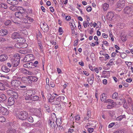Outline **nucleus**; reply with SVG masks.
I'll use <instances>...</instances> for the list:
<instances>
[{
    "label": "nucleus",
    "mask_w": 133,
    "mask_h": 133,
    "mask_svg": "<svg viewBox=\"0 0 133 133\" xmlns=\"http://www.w3.org/2000/svg\"><path fill=\"white\" fill-rule=\"evenodd\" d=\"M1 41L2 42H8V39L7 38H1Z\"/></svg>",
    "instance_id": "864d4df0"
},
{
    "label": "nucleus",
    "mask_w": 133,
    "mask_h": 133,
    "mask_svg": "<svg viewBox=\"0 0 133 133\" xmlns=\"http://www.w3.org/2000/svg\"><path fill=\"white\" fill-rule=\"evenodd\" d=\"M19 34L17 32H14L12 34L11 38L14 39H17L19 36Z\"/></svg>",
    "instance_id": "412c9836"
},
{
    "label": "nucleus",
    "mask_w": 133,
    "mask_h": 133,
    "mask_svg": "<svg viewBox=\"0 0 133 133\" xmlns=\"http://www.w3.org/2000/svg\"><path fill=\"white\" fill-rule=\"evenodd\" d=\"M2 70L3 72L7 73L10 71V69L8 68L7 66H3L2 67Z\"/></svg>",
    "instance_id": "a878e982"
},
{
    "label": "nucleus",
    "mask_w": 133,
    "mask_h": 133,
    "mask_svg": "<svg viewBox=\"0 0 133 133\" xmlns=\"http://www.w3.org/2000/svg\"><path fill=\"white\" fill-rule=\"evenodd\" d=\"M118 96V94L117 92L114 93L112 95V98L113 99H116Z\"/></svg>",
    "instance_id": "58836bf2"
},
{
    "label": "nucleus",
    "mask_w": 133,
    "mask_h": 133,
    "mask_svg": "<svg viewBox=\"0 0 133 133\" xmlns=\"http://www.w3.org/2000/svg\"><path fill=\"white\" fill-rule=\"evenodd\" d=\"M30 50L27 48L20 51V53L24 54H26L28 53H30Z\"/></svg>",
    "instance_id": "4be33fe9"
},
{
    "label": "nucleus",
    "mask_w": 133,
    "mask_h": 133,
    "mask_svg": "<svg viewBox=\"0 0 133 133\" xmlns=\"http://www.w3.org/2000/svg\"><path fill=\"white\" fill-rule=\"evenodd\" d=\"M49 85L52 88H54L55 86L54 84L52 82H50Z\"/></svg>",
    "instance_id": "052dcab7"
},
{
    "label": "nucleus",
    "mask_w": 133,
    "mask_h": 133,
    "mask_svg": "<svg viewBox=\"0 0 133 133\" xmlns=\"http://www.w3.org/2000/svg\"><path fill=\"white\" fill-rule=\"evenodd\" d=\"M48 123H49L50 127L52 128H53L55 127V124L54 123V121L53 119H49L48 121Z\"/></svg>",
    "instance_id": "5701e85b"
},
{
    "label": "nucleus",
    "mask_w": 133,
    "mask_h": 133,
    "mask_svg": "<svg viewBox=\"0 0 133 133\" xmlns=\"http://www.w3.org/2000/svg\"><path fill=\"white\" fill-rule=\"evenodd\" d=\"M22 22H23L24 23H27L28 22V20L27 19L23 17L22 18Z\"/></svg>",
    "instance_id": "4d7b16f0"
},
{
    "label": "nucleus",
    "mask_w": 133,
    "mask_h": 133,
    "mask_svg": "<svg viewBox=\"0 0 133 133\" xmlns=\"http://www.w3.org/2000/svg\"><path fill=\"white\" fill-rule=\"evenodd\" d=\"M108 97L105 93H103L100 96V99L102 102H104L105 103L109 102L111 99H107Z\"/></svg>",
    "instance_id": "0eeeda50"
},
{
    "label": "nucleus",
    "mask_w": 133,
    "mask_h": 133,
    "mask_svg": "<svg viewBox=\"0 0 133 133\" xmlns=\"http://www.w3.org/2000/svg\"><path fill=\"white\" fill-rule=\"evenodd\" d=\"M24 44H21V43H17L15 45V47L17 48H24L23 47V46L24 45Z\"/></svg>",
    "instance_id": "b1692460"
},
{
    "label": "nucleus",
    "mask_w": 133,
    "mask_h": 133,
    "mask_svg": "<svg viewBox=\"0 0 133 133\" xmlns=\"http://www.w3.org/2000/svg\"><path fill=\"white\" fill-rule=\"evenodd\" d=\"M7 3L12 5H17L18 4V1L17 0H7Z\"/></svg>",
    "instance_id": "2eb2a0df"
},
{
    "label": "nucleus",
    "mask_w": 133,
    "mask_h": 133,
    "mask_svg": "<svg viewBox=\"0 0 133 133\" xmlns=\"http://www.w3.org/2000/svg\"><path fill=\"white\" fill-rule=\"evenodd\" d=\"M59 32H60V35H61L62 34L63 32V30H62L61 27H59Z\"/></svg>",
    "instance_id": "6e6d98bb"
},
{
    "label": "nucleus",
    "mask_w": 133,
    "mask_h": 133,
    "mask_svg": "<svg viewBox=\"0 0 133 133\" xmlns=\"http://www.w3.org/2000/svg\"><path fill=\"white\" fill-rule=\"evenodd\" d=\"M25 17L30 22H33L34 21V19L32 18L28 17V16H26Z\"/></svg>",
    "instance_id": "a18cd8bd"
},
{
    "label": "nucleus",
    "mask_w": 133,
    "mask_h": 133,
    "mask_svg": "<svg viewBox=\"0 0 133 133\" xmlns=\"http://www.w3.org/2000/svg\"><path fill=\"white\" fill-rule=\"evenodd\" d=\"M11 22L9 20H7L4 23V24L6 26L10 25Z\"/></svg>",
    "instance_id": "c9c22d12"
},
{
    "label": "nucleus",
    "mask_w": 133,
    "mask_h": 133,
    "mask_svg": "<svg viewBox=\"0 0 133 133\" xmlns=\"http://www.w3.org/2000/svg\"><path fill=\"white\" fill-rule=\"evenodd\" d=\"M14 91H15L12 89H9L6 91V93L8 95L12 96Z\"/></svg>",
    "instance_id": "473e14b6"
},
{
    "label": "nucleus",
    "mask_w": 133,
    "mask_h": 133,
    "mask_svg": "<svg viewBox=\"0 0 133 133\" xmlns=\"http://www.w3.org/2000/svg\"><path fill=\"white\" fill-rule=\"evenodd\" d=\"M35 91L31 90H28L24 92L23 93V96L26 97L25 99L26 100H30L31 97L34 95Z\"/></svg>",
    "instance_id": "f03ea898"
},
{
    "label": "nucleus",
    "mask_w": 133,
    "mask_h": 133,
    "mask_svg": "<svg viewBox=\"0 0 133 133\" xmlns=\"http://www.w3.org/2000/svg\"><path fill=\"white\" fill-rule=\"evenodd\" d=\"M50 85L49 84H46L45 86V88L48 90H49V89Z\"/></svg>",
    "instance_id": "0e129e2a"
},
{
    "label": "nucleus",
    "mask_w": 133,
    "mask_h": 133,
    "mask_svg": "<svg viewBox=\"0 0 133 133\" xmlns=\"http://www.w3.org/2000/svg\"><path fill=\"white\" fill-rule=\"evenodd\" d=\"M115 0H107V1L108 3L110 4H113L114 2V1Z\"/></svg>",
    "instance_id": "680f3d73"
},
{
    "label": "nucleus",
    "mask_w": 133,
    "mask_h": 133,
    "mask_svg": "<svg viewBox=\"0 0 133 133\" xmlns=\"http://www.w3.org/2000/svg\"><path fill=\"white\" fill-rule=\"evenodd\" d=\"M125 118V115H121L117 118H116V121H120L123 118Z\"/></svg>",
    "instance_id": "2f4dec72"
},
{
    "label": "nucleus",
    "mask_w": 133,
    "mask_h": 133,
    "mask_svg": "<svg viewBox=\"0 0 133 133\" xmlns=\"http://www.w3.org/2000/svg\"><path fill=\"white\" fill-rule=\"evenodd\" d=\"M44 107L45 108L46 111L48 112H50V110L49 106L47 104H44Z\"/></svg>",
    "instance_id": "e433bc0d"
},
{
    "label": "nucleus",
    "mask_w": 133,
    "mask_h": 133,
    "mask_svg": "<svg viewBox=\"0 0 133 133\" xmlns=\"http://www.w3.org/2000/svg\"><path fill=\"white\" fill-rule=\"evenodd\" d=\"M8 58V56L5 54L2 55L0 56V61L2 62L6 60Z\"/></svg>",
    "instance_id": "a211bd4d"
},
{
    "label": "nucleus",
    "mask_w": 133,
    "mask_h": 133,
    "mask_svg": "<svg viewBox=\"0 0 133 133\" xmlns=\"http://www.w3.org/2000/svg\"><path fill=\"white\" fill-rule=\"evenodd\" d=\"M88 131L89 133H91L93 131L94 129L92 128H88Z\"/></svg>",
    "instance_id": "13d9d810"
},
{
    "label": "nucleus",
    "mask_w": 133,
    "mask_h": 133,
    "mask_svg": "<svg viewBox=\"0 0 133 133\" xmlns=\"http://www.w3.org/2000/svg\"><path fill=\"white\" fill-rule=\"evenodd\" d=\"M125 4L124 0H119L117 3L116 10L118 11H120L123 8Z\"/></svg>",
    "instance_id": "20e7f679"
},
{
    "label": "nucleus",
    "mask_w": 133,
    "mask_h": 133,
    "mask_svg": "<svg viewBox=\"0 0 133 133\" xmlns=\"http://www.w3.org/2000/svg\"><path fill=\"white\" fill-rule=\"evenodd\" d=\"M104 11H106L108 9L109 5L107 3H105L102 5Z\"/></svg>",
    "instance_id": "cd10ccee"
},
{
    "label": "nucleus",
    "mask_w": 133,
    "mask_h": 133,
    "mask_svg": "<svg viewBox=\"0 0 133 133\" xmlns=\"http://www.w3.org/2000/svg\"><path fill=\"white\" fill-rule=\"evenodd\" d=\"M56 98L55 96H54V95L52 96H51L49 99V102H51L52 101L54 98Z\"/></svg>",
    "instance_id": "5fc2aeb1"
},
{
    "label": "nucleus",
    "mask_w": 133,
    "mask_h": 133,
    "mask_svg": "<svg viewBox=\"0 0 133 133\" xmlns=\"http://www.w3.org/2000/svg\"><path fill=\"white\" fill-rule=\"evenodd\" d=\"M102 42L103 43V44L106 46H108L109 44L108 43V42L106 41H103Z\"/></svg>",
    "instance_id": "774afa93"
},
{
    "label": "nucleus",
    "mask_w": 133,
    "mask_h": 133,
    "mask_svg": "<svg viewBox=\"0 0 133 133\" xmlns=\"http://www.w3.org/2000/svg\"><path fill=\"white\" fill-rule=\"evenodd\" d=\"M88 81L90 84H93L94 80V75L93 74L91 75V76L89 77V78L88 79Z\"/></svg>",
    "instance_id": "aec40b11"
},
{
    "label": "nucleus",
    "mask_w": 133,
    "mask_h": 133,
    "mask_svg": "<svg viewBox=\"0 0 133 133\" xmlns=\"http://www.w3.org/2000/svg\"><path fill=\"white\" fill-rule=\"evenodd\" d=\"M9 33V31L6 29H2L0 30V36H3L7 35Z\"/></svg>",
    "instance_id": "4468645a"
},
{
    "label": "nucleus",
    "mask_w": 133,
    "mask_h": 133,
    "mask_svg": "<svg viewBox=\"0 0 133 133\" xmlns=\"http://www.w3.org/2000/svg\"><path fill=\"white\" fill-rule=\"evenodd\" d=\"M78 41V39H77V40L76 41H75L74 42V46H76L77 44V43Z\"/></svg>",
    "instance_id": "69168bd1"
},
{
    "label": "nucleus",
    "mask_w": 133,
    "mask_h": 133,
    "mask_svg": "<svg viewBox=\"0 0 133 133\" xmlns=\"http://www.w3.org/2000/svg\"><path fill=\"white\" fill-rule=\"evenodd\" d=\"M121 39L123 41H125L127 40V38L126 37V36L125 35H123L121 36Z\"/></svg>",
    "instance_id": "8fccbe9b"
},
{
    "label": "nucleus",
    "mask_w": 133,
    "mask_h": 133,
    "mask_svg": "<svg viewBox=\"0 0 133 133\" xmlns=\"http://www.w3.org/2000/svg\"><path fill=\"white\" fill-rule=\"evenodd\" d=\"M20 60V58L19 56L16 57L15 56L11 58L10 61L11 63H12V66L13 67H16L17 66L19 63Z\"/></svg>",
    "instance_id": "7ed1b4c3"
},
{
    "label": "nucleus",
    "mask_w": 133,
    "mask_h": 133,
    "mask_svg": "<svg viewBox=\"0 0 133 133\" xmlns=\"http://www.w3.org/2000/svg\"><path fill=\"white\" fill-rule=\"evenodd\" d=\"M15 103V99L12 97L9 98L8 101V104L9 105H12L14 104Z\"/></svg>",
    "instance_id": "ddd939ff"
},
{
    "label": "nucleus",
    "mask_w": 133,
    "mask_h": 133,
    "mask_svg": "<svg viewBox=\"0 0 133 133\" xmlns=\"http://www.w3.org/2000/svg\"><path fill=\"white\" fill-rule=\"evenodd\" d=\"M35 59L34 56L32 54L27 55L24 58V61L25 62H29Z\"/></svg>",
    "instance_id": "423d86ee"
},
{
    "label": "nucleus",
    "mask_w": 133,
    "mask_h": 133,
    "mask_svg": "<svg viewBox=\"0 0 133 133\" xmlns=\"http://www.w3.org/2000/svg\"><path fill=\"white\" fill-rule=\"evenodd\" d=\"M28 81L30 83L36 82L38 80V78L35 76H29L28 77Z\"/></svg>",
    "instance_id": "1a4fd4ad"
},
{
    "label": "nucleus",
    "mask_w": 133,
    "mask_h": 133,
    "mask_svg": "<svg viewBox=\"0 0 133 133\" xmlns=\"http://www.w3.org/2000/svg\"><path fill=\"white\" fill-rule=\"evenodd\" d=\"M18 88L20 89H26V85H23L21 83V82L19 84V86Z\"/></svg>",
    "instance_id": "4c0bfd02"
},
{
    "label": "nucleus",
    "mask_w": 133,
    "mask_h": 133,
    "mask_svg": "<svg viewBox=\"0 0 133 133\" xmlns=\"http://www.w3.org/2000/svg\"><path fill=\"white\" fill-rule=\"evenodd\" d=\"M109 103V104L107 106V107L108 109H110L114 106L115 104V103L111 99Z\"/></svg>",
    "instance_id": "f3484780"
},
{
    "label": "nucleus",
    "mask_w": 133,
    "mask_h": 133,
    "mask_svg": "<svg viewBox=\"0 0 133 133\" xmlns=\"http://www.w3.org/2000/svg\"><path fill=\"white\" fill-rule=\"evenodd\" d=\"M115 60V59L114 58H112L110 60L109 62L107 64V65L111 66L112 65L113 63V61Z\"/></svg>",
    "instance_id": "72a5a7b5"
},
{
    "label": "nucleus",
    "mask_w": 133,
    "mask_h": 133,
    "mask_svg": "<svg viewBox=\"0 0 133 133\" xmlns=\"http://www.w3.org/2000/svg\"><path fill=\"white\" fill-rule=\"evenodd\" d=\"M16 6L15 5L11 6L10 7V9L12 11H15L16 9Z\"/></svg>",
    "instance_id": "49530a36"
},
{
    "label": "nucleus",
    "mask_w": 133,
    "mask_h": 133,
    "mask_svg": "<svg viewBox=\"0 0 133 133\" xmlns=\"http://www.w3.org/2000/svg\"><path fill=\"white\" fill-rule=\"evenodd\" d=\"M18 42V43H21V44H24L23 43L25 42V40L23 38L18 37L16 39Z\"/></svg>",
    "instance_id": "c85d7f7f"
},
{
    "label": "nucleus",
    "mask_w": 133,
    "mask_h": 133,
    "mask_svg": "<svg viewBox=\"0 0 133 133\" xmlns=\"http://www.w3.org/2000/svg\"><path fill=\"white\" fill-rule=\"evenodd\" d=\"M39 99V97L37 96L36 95L30 97V100L33 101H38Z\"/></svg>",
    "instance_id": "c756f323"
},
{
    "label": "nucleus",
    "mask_w": 133,
    "mask_h": 133,
    "mask_svg": "<svg viewBox=\"0 0 133 133\" xmlns=\"http://www.w3.org/2000/svg\"><path fill=\"white\" fill-rule=\"evenodd\" d=\"M10 133H17L16 130L14 129H11L9 131Z\"/></svg>",
    "instance_id": "603ef678"
},
{
    "label": "nucleus",
    "mask_w": 133,
    "mask_h": 133,
    "mask_svg": "<svg viewBox=\"0 0 133 133\" xmlns=\"http://www.w3.org/2000/svg\"><path fill=\"white\" fill-rule=\"evenodd\" d=\"M18 10V12H24V13L26 11L25 9H24V8L21 7L19 8Z\"/></svg>",
    "instance_id": "c03bdc74"
},
{
    "label": "nucleus",
    "mask_w": 133,
    "mask_h": 133,
    "mask_svg": "<svg viewBox=\"0 0 133 133\" xmlns=\"http://www.w3.org/2000/svg\"><path fill=\"white\" fill-rule=\"evenodd\" d=\"M12 96L13 97V98H14L15 99H17L18 97L17 93L15 91L14 92Z\"/></svg>",
    "instance_id": "a19ab883"
},
{
    "label": "nucleus",
    "mask_w": 133,
    "mask_h": 133,
    "mask_svg": "<svg viewBox=\"0 0 133 133\" xmlns=\"http://www.w3.org/2000/svg\"><path fill=\"white\" fill-rule=\"evenodd\" d=\"M28 113L24 111L20 112L18 113L17 117L19 119L24 120H25L28 117Z\"/></svg>",
    "instance_id": "39448f33"
},
{
    "label": "nucleus",
    "mask_w": 133,
    "mask_h": 133,
    "mask_svg": "<svg viewBox=\"0 0 133 133\" xmlns=\"http://www.w3.org/2000/svg\"><path fill=\"white\" fill-rule=\"evenodd\" d=\"M6 96L3 94H2L0 95V102L4 103L6 99Z\"/></svg>",
    "instance_id": "dca6fc26"
},
{
    "label": "nucleus",
    "mask_w": 133,
    "mask_h": 133,
    "mask_svg": "<svg viewBox=\"0 0 133 133\" xmlns=\"http://www.w3.org/2000/svg\"><path fill=\"white\" fill-rule=\"evenodd\" d=\"M106 16L109 19H112L114 16L113 14L111 12H108Z\"/></svg>",
    "instance_id": "7c9ffc66"
},
{
    "label": "nucleus",
    "mask_w": 133,
    "mask_h": 133,
    "mask_svg": "<svg viewBox=\"0 0 133 133\" xmlns=\"http://www.w3.org/2000/svg\"><path fill=\"white\" fill-rule=\"evenodd\" d=\"M109 36L111 37V40L112 41H114V38L113 37V36L111 33H110L109 32Z\"/></svg>",
    "instance_id": "e2e57ef3"
},
{
    "label": "nucleus",
    "mask_w": 133,
    "mask_h": 133,
    "mask_svg": "<svg viewBox=\"0 0 133 133\" xmlns=\"http://www.w3.org/2000/svg\"><path fill=\"white\" fill-rule=\"evenodd\" d=\"M27 120L31 123H32L34 121L33 118L31 116L29 117L28 118Z\"/></svg>",
    "instance_id": "09e8293b"
},
{
    "label": "nucleus",
    "mask_w": 133,
    "mask_h": 133,
    "mask_svg": "<svg viewBox=\"0 0 133 133\" xmlns=\"http://www.w3.org/2000/svg\"><path fill=\"white\" fill-rule=\"evenodd\" d=\"M34 65L33 63L32 62L27 63H26L24 64L23 66L24 67H31L32 66Z\"/></svg>",
    "instance_id": "393cba45"
},
{
    "label": "nucleus",
    "mask_w": 133,
    "mask_h": 133,
    "mask_svg": "<svg viewBox=\"0 0 133 133\" xmlns=\"http://www.w3.org/2000/svg\"><path fill=\"white\" fill-rule=\"evenodd\" d=\"M132 9V7L131 6H127L124 9V12L126 14H129L130 13Z\"/></svg>",
    "instance_id": "9d476101"
},
{
    "label": "nucleus",
    "mask_w": 133,
    "mask_h": 133,
    "mask_svg": "<svg viewBox=\"0 0 133 133\" xmlns=\"http://www.w3.org/2000/svg\"><path fill=\"white\" fill-rule=\"evenodd\" d=\"M22 81L23 82L26 83L27 82V81H28V78H27V77H23L22 78Z\"/></svg>",
    "instance_id": "79ce46f5"
},
{
    "label": "nucleus",
    "mask_w": 133,
    "mask_h": 133,
    "mask_svg": "<svg viewBox=\"0 0 133 133\" xmlns=\"http://www.w3.org/2000/svg\"><path fill=\"white\" fill-rule=\"evenodd\" d=\"M83 25L84 28H86L87 25L88 26L89 25V23L88 21V20L86 21H84L83 22Z\"/></svg>",
    "instance_id": "f704fd0d"
},
{
    "label": "nucleus",
    "mask_w": 133,
    "mask_h": 133,
    "mask_svg": "<svg viewBox=\"0 0 133 133\" xmlns=\"http://www.w3.org/2000/svg\"><path fill=\"white\" fill-rule=\"evenodd\" d=\"M80 119V117L79 115H77L75 117V121L76 122L79 121Z\"/></svg>",
    "instance_id": "de8ad7c7"
},
{
    "label": "nucleus",
    "mask_w": 133,
    "mask_h": 133,
    "mask_svg": "<svg viewBox=\"0 0 133 133\" xmlns=\"http://www.w3.org/2000/svg\"><path fill=\"white\" fill-rule=\"evenodd\" d=\"M9 113L8 110L6 108L2 107L0 108V114L4 115H7Z\"/></svg>",
    "instance_id": "6e6552de"
},
{
    "label": "nucleus",
    "mask_w": 133,
    "mask_h": 133,
    "mask_svg": "<svg viewBox=\"0 0 133 133\" xmlns=\"http://www.w3.org/2000/svg\"><path fill=\"white\" fill-rule=\"evenodd\" d=\"M42 30H43L44 32H48L49 29L48 25L45 23H43Z\"/></svg>",
    "instance_id": "6ab92c4d"
},
{
    "label": "nucleus",
    "mask_w": 133,
    "mask_h": 133,
    "mask_svg": "<svg viewBox=\"0 0 133 133\" xmlns=\"http://www.w3.org/2000/svg\"><path fill=\"white\" fill-rule=\"evenodd\" d=\"M21 82L17 80H14L12 81L11 82L12 85L14 87H18Z\"/></svg>",
    "instance_id": "9b49d317"
},
{
    "label": "nucleus",
    "mask_w": 133,
    "mask_h": 133,
    "mask_svg": "<svg viewBox=\"0 0 133 133\" xmlns=\"http://www.w3.org/2000/svg\"><path fill=\"white\" fill-rule=\"evenodd\" d=\"M4 87V84L0 82V90H4L5 89Z\"/></svg>",
    "instance_id": "37998d69"
},
{
    "label": "nucleus",
    "mask_w": 133,
    "mask_h": 133,
    "mask_svg": "<svg viewBox=\"0 0 133 133\" xmlns=\"http://www.w3.org/2000/svg\"><path fill=\"white\" fill-rule=\"evenodd\" d=\"M25 13L24 12H16L15 13V15L16 17L18 18H22L23 17H25Z\"/></svg>",
    "instance_id": "f8f14e48"
},
{
    "label": "nucleus",
    "mask_w": 133,
    "mask_h": 133,
    "mask_svg": "<svg viewBox=\"0 0 133 133\" xmlns=\"http://www.w3.org/2000/svg\"><path fill=\"white\" fill-rule=\"evenodd\" d=\"M114 133H124V132L122 130H119L116 131L114 132Z\"/></svg>",
    "instance_id": "338daca9"
},
{
    "label": "nucleus",
    "mask_w": 133,
    "mask_h": 133,
    "mask_svg": "<svg viewBox=\"0 0 133 133\" xmlns=\"http://www.w3.org/2000/svg\"><path fill=\"white\" fill-rule=\"evenodd\" d=\"M19 71L24 74H28L29 72V71L24 68L20 69Z\"/></svg>",
    "instance_id": "bb28decb"
},
{
    "label": "nucleus",
    "mask_w": 133,
    "mask_h": 133,
    "mask_svg": "<svg viewBox=\"0 0 133 133\" xmlns=\"http://www.w3.org/2000/svg\"><path fill=\"white\" fill-rule=\"evenodd\" d=\"M5 121V119L3 117L0 116V122H4Z\"/></svg>",
    "instance_id": "3c124183"
},
{
    "label": "nucleus",
    "mask_w": 133,
    "mask_h": 133,
    "mask_svg": "<svg viewBox=\"0 0 133 133\" xmlns=\"http://www.w3.org/2000/svg\"><path fill=\"white\" fill-rule=\"evenodd\" d=\"M65 97L63 96H59L56 98L55 99H54L53 101L51 102L52 104L56 105V107L59 108V109L61 108V103L64 100Z\"/></svg>",
    "instance_id": "f257e3e1"
},
{
    "label": "nucleus",
    "mask_w": 133,
    "mask_h": 133,
    "mask_svg": "<svg viewBox=\"0 0 133 133\" xmlns=\"http://www.w3.org/2000/svg\"><path fill=\"white\" fill-rule=\"evenodd\" d=\"M115 123H110L108 126V127L109 128H111L112 127H113L114 125L115 124Z\"/></svg>",
    "instance_id": "bf43d9fd"
},
{
    "label": "nucleus",
    "mask_w": 133,
    "mask_h": 133,
    "mask_svg": "<svg viewBox=\"0 0 133 133\" xmlns=\"http://www.w3.org/2000/svg\"><path fill=\"white\" fill-rule=\"evenodd\" d=\"M0 7L2 8H4L5 9H6L7 8V6L6 4L5 3H1L0 4Z\"/></svg>",
    "instance_id": "ea45409f"
}]
</instances>
